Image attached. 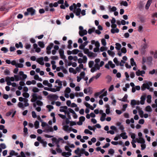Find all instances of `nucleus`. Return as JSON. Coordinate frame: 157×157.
Returning <instances> with one entry per match:
<instances>
[{
    "label": "nucleus",
    "mask_w": 157,
    "mask_h": 157,
    "mask_svg": "<svg viewBox=\"0 0 157 157\" xmlns=\"http://www.w3.org/2000/svg\"><path fill=\"white\" fill-rule=\"evenodd\" d=\"M105 89H103L101 91L95 93L94 94L95 98H97L98 96H99V98L102 99L103 97L105 96L107 94V91H105Z\"/></svg>",
    "instance_id": "1"
},
{
    "label": "nucleus",
    "mask_w": 157,
    "mask_h": 157,
    "mask_svg": "<svg viewBox=\"0 0 157 157\" xmlns=\"http://www.w3.org/2000/svg\"><path fill=\"white\" fill-rule=\"evenodd\" d=\"M36 10L32 7H30L27 9V11L24 13V15L27 16L30 14L31 16H33L35 14Z\"/></svg>",
    "instance_id": "2"
},
{
    "label": "nucleus",
    "mask_w": 157,
    "mask_h": 157,
    "mask_svg": "<svg viewBox=\"0 0 157 157\" xmlns=\"http://www.w3.org/2000/svg\"><path fill=\"white\" fill-rule=\"evenodd\" d=\"M152 85V83L151 82H147L146 81V82L143 84L142 86L141 87V88H152L150 87V86H151Z\"/></svg>",
    "instance_id": "3"
},
{
    "label": "nucleus",
    "mask_w": 157,
    "mask_h": 157,
    "mask_svg": "<svg viewBox=\"0 0 157 157\" xmlns=\"http://www.w3.org/2000/svg\"><path fill=\"white\" fill-rule=\"evenodd\" d=\"M73 13L75 14V15L77 16H79V17L80 18V16H79L81 12V9L80 8H76V6L75 7V9H74L73 11Z\"/></svg>",
    "instance_id": "4"
},
{
    "label": "nucleus",
    "mask_w": 157,
    "mask_h": 157,
    "mask_svg": "<svg viewBox=\"0 0 157 157\" xmlns=\"http://www.w3.org/2000/svg\"><path fill=\"white\" fill-rule=\"evenodd\" d=\"M63 139L62 138H59L58 140H57V139L56 138H52V140L54 142L56 143V146L58 148H59V142L60 140H63Z\"/></svg>",
    "instance_id": "5"
},
{
    "label": "nucleus",
    "mask_w": 157,
    "mask_h": 157,
    "mask_svg": "<svg viewBox=\"0 0 157 157\" xmlns=\"http://www.w3.org/2000/svg\"><path fill=\"white\" fill-rule=\"evenodd\" d=\"M59 52L60 58L63 59H65L66 56L64 55V51L62 49H60L59 50Z\"/></svg>",
    "instance_id": "6"
},
{
    "label": "nucleus",
    "mask_w": 157,
    "mask_h": 157,
    "mask_svg": "<svg viewBox=\"0 0 157 157\" xmlns=\"http://www.w3.org/2000/svg\"><path fill=\"white\" fill-rule=\"evenodd\" d=\"M145 72L143 70L140 71L139 70L137 71L136 72V75L137 76L141 75V76L143 77L144 75H143V74H145Z\"/></svg>",
    "instance_id": "7"
},
{
    "label": "nucleus",
    "mask_w": 157,
    "mask_h": 157,
    "mask_svg": "<svg viewBox=\"0 0 157 157\" xmlns=\"http://www.w3.org/2000/svg\"><path fill=\"white\" fill-rule=\"evenodd\" d=\"M53 131V130L52 128L51 127L48 126V127L45 128V130L43 131V132L48 133L50 132H52Z\"/></svg>",
    "instance_id": "8"
},
{
    "label": "nucleus",
    "mask_w": 157,
    "mask_h": 157,
    "mask_svg": "<svg viewBox=\"0 0 157 157\" xmlns=\"http://www.w3.org/2000/svg\"><path fill=\"white\" fill-rule=\"evenodd\" d=\"M91 44H95V46L96 48H99L100 47V43L98 41L95 42V40H93L91 41Z\"/></svg>",
    "instance_id": "9"
},
{
    "label": "nucleus",
    "mask_w": 157,
    "mask_h": 157,
    "mask_svg": "<svg viewBox=\"0 0 157 157\" xmlns=\"http://www.w3.org/2000/svg\"><path fill=\"white\" fill-rule=\"evenodd\" d=\"M87 33V30L86 29L79 31V34L81 36H83L84 35H86Z\"/></svg>",
    "instance_id": "10"
},
{
    "label": "nucleus",
    "mask_w": 157,
    "mask_h": 157,
    "mask_svg": "<svg viewBox=\"0 0 157 157\" xmlns=\"http://www.w3.org/2000/svg\"><path fill=\"white\" fill-rule=\"evenodd\" d=\"M36 61L41 65H43L44 64V63L43 62V57L38 58L36 60Z\"/></svg>",
    "instance_id": "11"
},
{
    "label": "nucleus",
    "mask_w": 157,
    "mask_h": 157,
    "mask_svg": "<svg viewBox=\"0 0 157 157\" xmlns=\"http://www.w3.org/2000/svg\"><path fill=\"white\" fill-rule=\"evenodd\" d=\"M55 83H57L59 86L57 87L56 88H61L62 87V82L60 81L59 79H57L56 80Z\"/></svg>",
    "instance_id": "12"
},
{
    "label": "nucleus",
    "mask_w": 157,
    "mask_h": 157,
    "mask_svg": "<svg viewBox=\"0 0 157 157\" xmlns=\"http://www.w3.org/2000/svg\"><path fill=\"white\" fill-rule=\"evenodd\" d=\"M137 142L141 144H144L145 141L144 139L142 137H140L139 139H136Z\"/></svg>",
    "instance_id": "13"
},
{
    "label": "nucleus",
    "mask_w": 157,
    "mask_h": 157,
    "mask_svg": "<svg viewBox=\"0 0 157 157\" xmlns=\"http://www.w3.org/2000/svg\"><path fill=\"white\" fill-rule=\"evenodd\" d=\"M126 133L125 132H122L118 136V137H121L123 139H127L128 138V136L126 135Z\"/></svg>",
    "instance_id": "14"
},
{
    "label": "nucleus",
    "mask_w": 157,
    "mask_h": 157,
    "mask_svg": "<svg viewBox=\"0 0 157 157\" xmlns=\"http://www.w3.org/2000/svg\"><path fill=\"white\" fill-rule=\"evenodd\" d=\"M152 57L151 56H149L147 58V62L148 65H151L152 61Z\"/></svg>",
    "instance_id": "15"
},
{
    "label": "nucleus",
    "mask_w": 157,
    "mask_h": 157,
    "mask_svg": "<svg viewBox=\"0 0 157 157\" xmlns=\"http://www.w3.org/2000/svg\"><path fill=\"white\" fill-rule=\"evenodd\" d=\"M152 0H148L145 6V9L146 10H148L149 9L151 4L152 2Z\"/></svg>",
    "instance_id": "16"
},
{
    "label": "nucleus",
    "mask_w": 157,
    "mask_h": 157,
    "mask_svg": "<svg viewBox=\"0 0 157 157\" xmlns=\"http://www.w3.org/2000/svg\"><path fill=\"white\" fill-rule=\"evenodd\" d=\"M15 46L17 48H19L20 47L21 48H23V45L21 42H19V43H16Z\"/></svg>",
    "instance_id": "17"
},
{
    "label": "nucleus",
    "mask_w": 157,
    "mask_h": 157,
    "mask_svg": "<svg viewBox=\"0 0 157 157\" xmlns=\"http://www.w3.org/2000/svg\"><path fill=\"white\" fill-rule=\"evenodd\" d=\"M84 92L85 94H87V93H89V94H91L92 93V91L90 89H84Z\"/></svg>",
    "instance_id": "18"
},
{
    "label": "nucleus",
    "mask_w": 157,
    "mask_h": 157,
    "mask_svg": "<svg viewBox=\"0 0 157 157\" xmlns=\"http://www.w3.org/2000/svg\"><path fill=\"white\" fill-rule=\"evenodd\" d=\"M115 45L116 46L115 47L116 49L118 50H120L121 47V44H120L117 43H116Z\"/></svg>",
    "instance_id": "19"
},
{
    "label": "nucleus",
    "mask_w": 157,
    "mask_h": 157,
    "mask_svg": "<svg viewBox=\"0 0 157 157\" xmlns=\"http://www.w3.org/2000/svg\"><path fill=\"white\" fill-rule=\"evenodd\" d=\"M106 116V114L105 113H103L101 116L100 118V120L101 121H105V118Z\"/></svg>",
    "instance_id": "20"
},
{
    "label": "nucleus",
    "mask_w": 157,
    "mask_h": 157,
    "mask_svg": "<svg viewBox=\"0 0 157 157\" xmlns=\"http://www.w3.org/2000/svg\"><path fill=\"white\" fill-rule=\"evenodd\" d=\"M147 44L145 43L144 45H143L141 49V51L143 52H144L145 50L147 48Z\"/></svg>",
    "instance_id": "21"
},
{
    "label": "nucleus",
    "mask_w": 157,
    "mask_h": 157,
    "mask_svg": "<svg viewBox=\"0 0 157 157\" xmlns=\"http://www.w3.org/2000/svg\"><path fill=\"white\" fill-rule=\"evenodd\" d=\"M14 78L16 81H17L19 80H22V79L20 77L19 75H14Z\"/></svg>",
    "instance_id": "22"
},
{
    "label": "nucleus",
    "mask_w": 157,
    "mask_h": 157,
    "mask_svg": "<svg viewBox=\"0 0 157 157\" xmlns=\"http://www.w3.org/2000/svg\"><path fill=\"white\" fill-rule=\"evenodd\" d=\"M109 8L110 10V11L115 12L117 10V8L115 6H113L111 8L110 6H109Z\"/></svg>",
    "instance_id": "23"
},
{
    "label": "nucleus",
    "mask_w": 157,
    "mask_h": 157,
    "mask_svg": "<svg viewBox=\"0 0 157 157\" xmlns=\"http://www.w3.org/2000/svg\"><path fill=\"white\" fill-rule=\"evenodd\" d=\"M54 45V44L53 43H51L46 48L47 50L50 51L51 48H52Z\"/></svg>",
    "instance_id": "24"
},
{
    "label": "nucleus",
    "mask_w": 157,
    "mask_h": 157,
    "mask_svg": "<svg viewBox=\"0 0 157 157\" xmlns=\"http://www.w3.org/2000/svg\"><path fill=\"white\" fill-rule=\"evenodd\" d=\"M58 6V3L57 2H55L53 4L52 3H51L49 4V6L50 8L52 7L53 6L55 7H56Z\"/></svg>",
    "instance_id": "25"
},
{
    "label": "nucleus",
    "mask_w": 157,
    "mask_h": 157,
    "mask_svg": "<svg viewBox=\"0 0 157 157\" xmlns=\"http://www.w3.org/2000/svg\"><path fill=\"white\" fill-rule=\"evenodd\" d=\"M76 6L77 8L76 5L75 3H73V5L69 7V9L71 11H73L74 9H75V7Z\"/></svg>",
    "instance_id": "26"
},
{
    "label": "nucleus",
    "mask_w": 157,
    "mask_h": 157,
    "mask_svg": "<svg viewBox=\"0 0 157 157\" xmlns=\"http://www.w3.org/2000/svg\"><path fill=\"white\" fill-rule=\"evenodd\" d=\"M141 100L140 101V103L142 105H143L144 103V101L145 99V97L142 96L140 98Z\"/></svg>",
    "instance_id": "27"
},
{
    "label": "nucleus",
    "mask_w": 157,
    "mask_h": 157,
    "mask_svg": "<svg viewBox=\"0 0 157 157\" xmlns=\"http://www.w3.org/2000/svg\"><path fill=\"white\" fill-rule=\"evenodd\" d=\"M119 30L117 28L116 29H112L111 30V32L112 33H118L119 32Z\"/></svg>",
    "instance_id": "28"
},
{
    "label": "nucleus",
    "mask_w": 157,
    "mask_h": 157,
    "mask_svg": "<svg viewBox=\"0 0 157 157\" xmlns=\"http://www.w3.org/2000/svg\"><path fill=\"white\" fill-rule=\"evenodd\" d=\"M44 90L50 91L52 92H56L57 91H59L60 89H44Z\"/></svg>",
    "instance_id": "29"
},
{
    "label": "nucleus",
    "mask_w": 157,
    "mask_h": 157,
    "mask_svg": "<svg viewBox=\"0 0 157 157\" xmlns=\"http://www.w3.org/2000/svg\"><path fill=\"white\" fill-rule=\"evenodd\" d=\"M39 46L41 48H44V44L43 41H39L38 43Z\"/></svg>",
    "instance_id": "30"
},
{
    "label": "nucleus",
    "mask_w": 157,
    "mask_h": 157,
    "mask_svg": "<svg viewBox=\"0 0 157 157\" xmlns=\"http://www.w3.org/2000/svg\"><path fill=\"white\" fill-rule=\"evenodd\" d=\"M121 5H123L125 6H128V3L126 1H122L120 3Z\"/></svg>",
    "instance_id": "31"
},
{
    "label": "nucleus",
    "mask_w": 157,
    "mask_h": 157,
    "mask_svg": "<svg viewBox=\"0 0 157 157\" xmlns=\"http://www.w3.org/2000/svg\"><path fill=\"white\" fill-rule=\"evenodd\" d=\"M107 53L109 55L111 56L112 57H113L114 56L115 53L113 52L108 50L107 51Z\"/></svg>",
    "instance_id": "32"
},
{
    "label": "nucleus",
    "mask_w": 157,
    "mask_h": 157,
    "mask_svg": "<svg viewBox=\"0 0 157 157\" xmlns=\"http://www.w3.org/2000/svg\"><path fill=\"white\" fill-rule=\"evenodd\" d=\"M39 122L37 121H36L34 123V126L35 128L37 129L39 128Z\"/></svg>",
    "instance_id": "33"
},
{
    "label": "nucleus",
    "mask_w": 157,
    "mask_h": 157,
    "mask_svg": "<svg viewBox=\"0 0 157 157\" xmlns=\"http://www.w3.org/2000/svg\"><path fill=\"white\" fill-rule=\"evenodd\" d=\"M95 30V28L93 27L91 29H89L88 30V33L89 34H91L92 33L94 32Z\"/></svg>",
    "instance_id": "34"
},
{
    "label": "nucleus",
    "mask_w": 157,
    "mask_h": 157,
    "mask_svg": "<svg viewBox=\"0 0 157 157\" xmlns=\"http://www.w3.org/2000/svg\"><path fill=\"white\" fill-rule=\"evenodd\" d=\"M46 108L48 109V111H50L52 109H54V107L53 106L50 105H48L46 106Z\"/></svg>",
    "instance_id": "35"
},
{
    "label": "nucleus",
    "mask_w": 157,
    "mask_h": 157,
    "mask_svg": "<svg viewBox=\"0 0 157 157\" xmlns=\"http://www.w3.org/2000/svg\"><path fill=\"white\" fill-rule=\"evenodd\" d=\"M130 63L132 66H133L134 65L136 66V63L135 62L134 59L133 58L130 59Z\"/></svg>",
    "instance_id": "36"
},
{
    "label": "nucleus",
    "mask_w": 157,
    "mask_h": 157,
    "mask_svg": "<svg viewBox=\"0 0 157 157\" xmlns=\"http://www.w3.org/2000/svg\"><path fill=\"white\" fill-rule=\"evenodd\" d=\"M23 132L24 133V136H25V135L28 134V128L26 127H24L23 129Z\"/></svg>",
    "instance_id": "37"
},
{
    "label": "nucleus",
    "mask_w": 157,
    "mask_h": 157,
    "mask_svg": "<svg viewBox=\"0 0 157 157\" xmlns=\"http://www.w3.org/2000/svg\"><path fill=\"white\" fill-rule=\"evenodd\" d=\"M81 51L77 49H75L72 51V54H76Z\"/></svg>",
    "instance_id": "38"
},
{
    "label": "nucleus",
    "mask_w": 157,
    "mask_h": 157,
    "mask_svg": "<svg viewBox=\"0 0 157 157\" xmlns=\"http://www.w3.org/2000/svg\"><path fill=\"white\" fill-rule=\"evenodd\" d=\"M128 98V95L127 94H125L123 98L120 99L122 101H126Z\"/></svg>",
    "instance_id": "39"
},
{
    "label": "nucleus",
    "mask_w": 157,
    "mask_h": 157,
    "mask_svg": "<svg viewBox=\"0 0 157 157\" xmlns=\"http://www.w3.org/2000/svg\"><path fill=\"white\" fill-rule=\"evenodd\" d=\"M36 103L37 105L39 106H42L43 105V102L40 100L36 101Z\"/></svg>",
    "instance_id": "40"
},
{
    "label": "nucleus",
    "mask_w": 157,
    "mask_h": 157,
    "mask_svg": "<svg viewBox=\"0 0 157 157\" xmlns=\"http://www.w3.org/2000/svg\"><path fill=\"white\" fill-rule=\"evenodd\" d=\"M147 102L148 103H150L151 101V96L150 95H148L147 96Z\"/></svg>",
    "instance_id": "41"
},
{
    "label": "nucleus",
    "mask_w": 157,
    "mask_h": 157,
    "mask_svg": "<svg viewBox=\"0 0 157 157\" xmlns=\"http://www.w3.org/2000/svg\"><path fill=\"white\" fill-rule=\"evenodd\" d=\"M1 50L3 51L4 53H6L8 51V48L6 47L2 48L1 49Z\"/></svg>",
    "instance_id": "42"
},
{
    "label": "nucleus",
    "mask_w": 157,
    "mask_h": 157,
    "mask_svg": "<svg viewBox=\"0 0 157 157\" xmlns=\"http://www.w3.org/2000/svg\"><path fill=\"white\" fill-rule=\"evenodd\" d=\"M94 62L93 61H90L88 63L89 67L90 68H92L94 64Z\"/></svg>",
    "instance_id": "43"
},
{
    "label": "nucleus",
    "mask_w": 157,
    "mask_h": 157,
    "mask_svg": "<svg viewBox=\"0 0 157 157\" xmlns=\"http://www.w3.org/2000/svg\"><path fill=\"white\" fill-rule=\"evenodd\" d=\"M114 152V150L112 148L110 149L108 151V154L111 155H113Z\"/></svg>",
    "instance_id": "44"
},
{
    "label": "nucleus",
    "mask_w": 157,
    "mask_h": 157,
    "mask_svg": "<svg viewBox=\"0 0 157 157\" xmlns=\"http://www.w3.org/2000/svg\"><path fill=\"white\" fill-rule=\"evenodd\" d=\"M109 64L110 67L113 68L115 67V65L113 63L112 61H109Z\"/></svg>",
    "instance_id": "45"
},
{
    "label": "nucleus",
    "mask_w": 157,
    "mask_h": 157,
    "mask_svg": "<svg viewBox=\"0 0 157 157\" xmlns=\"http://www.w3.org/2000/svg\"><path fill=\"white\" fill-rule=\"evenodd\" d=\"M83 52L85 54H87V55L90 53V52L89 51V49L87 48L84 49Z\"/></svg>",
    "instance_id": "46"
},
{
    "label": "nucleus",
    "mask_w": 157,
    "mask_h": 157,
    "mask_svg": "<svg viewBox=\"0 0 157 157\" xmlns=\"http://www.w3.org/2000/svg\"><path fill=\"white\" fill-rule=\"evenodd\" d=\"M139 19L141 22H144L145 20V18L144 16H141L139 18Z\"/></svg>",
    "instance_id": "47"
},
{
    "label": "nucleus",
    "mask_w": 157,
    "mask_h": 157,
    "mask_svg": "<svg viewBox=\"0 0 157 157\" xmlns=\"http://www.w3.org/2000/svg\"><path fill=\"white\" fill-rule=\"evenodd\" d=\"M113 62L116 64L117 66H118L119 65V63L117 58L115 57L114 59Z\"/></svg>",
    "instance_id": "48"
},
{
    "label": "nucleus",
    "mask_w": 157,
    "mask_h": 157,
    "mask_svg": "<svg viewBox=\"0 0 157 157\" xmlns=\"http://www.w3.org/2000/svg\"><path fill=\"white\" fill-rule=\"evenodd\" d=\"M22 95L25 98H28L29 96V94L26 92L23 93L22 94Z\"/></svg>",
    "instance_id": "49"
},
{
    "label": "nucleus",
    "mask_w": 157,
    "mask_h": 157,
    "mask_svg": "<svg viewBox=\"0 0 157 157\" xmlns=\"http://www.w3.org/2000/svg\"><path fill=\"white\" fill-rule=\"evenodd\" d=\"M102 44L104 46H105L106 44V43L105 40L104 39H102L101 40Z\"/></svg>",
    "instance_id": "50"
},
{
    "label": "nucleus",
    "mask_w": 157,
    "mask_h": 157,
    "mask_svg": "<svg viewBox=\"0 0 157 157\" xmlns=\"http://www.w3.org/2000/svg\"><path fill=\"white\" fill-rule=\"evenodd\" d=\"M96 70H99L100 69V66L98 63H95L94 67Z\"/></svg>",
    "instance_id": "51"
},
{
    "label": "nucleus",
    "mask_w": 157,
    "mask_h": 157,
    "mask_svg": "<svg viewBox=\"0 0 157 157\" xmlns=\"http://www.w3.org/2000/svg\"><path fill=\"white\" fill-rule=\"evenodd\" d=\"M146 110L147 112H151V109L150 106L148 105L146 107Z\"/></svg>",
    "instance_id": "52"
},
{
    "label": "nucleus",
    "mask_w": 157,
    "mask_h": 157,
    "mask_svg": "<svg viewBox=\"0 0 157 157\" xmlns=\"http://www.w3.org/2000/svg\"><path fill=\"white\" fill-rule=\"evenodd\" d=\"M31 46V45L30 44L28 43L26 44L25 46V48L27 49H29L30 48Z\"/></svg>",
    "instance_id": "53"
},
{
    "label": "nucleus",
    "mask_w": 157,
    "mask_h": 157,
    "mask_svg": "<svg viewBox=\"0 0 157 157\" xmlns=\"http://www.w3.org/2000/svg\"><path fill=\"white\" fill-rule=\"evenodd\" d=\"M18 107L21 108H24L23 103L21 102H19L18 104Z\"/></svg>",
    "instance_id": "54"
},
{
    "label": "nucleus",
    "mask_w": 157,
    "mask_h": 157,
    "mask_svg": "<svg viewBox=\"0 0 157 157\" xmlns=\"http://www.w3.org/2000/svg\"><path fill=\"white\" fill-rule=\"evenodd\" d=\"M6 81L7 82V84L8 86L11 85L12 83L10 82V81L9 80L6 78Z\"/></svg>",
    "instance_id": "55"
},
{
    "label": "nucleus",
    "mask_w": 157,
    "mask_h": 157,
    "mask_svg": "<svg viewBox=\"0 0 157 157\" xmlns=\"http://www.w3.org/2000/svg\"><path fill=\"white\" fill-rule=\"evenodd\" d=\"M32 117L33 118H36L37 117L36 114L35 113V112L34 111H33L32 112Z\"/></svg>",
    "instance_id": "56"
},
{
    "label": "nucleus",
    "mask_w": 157,
    "mask_h": 157,
    "mask_svg": "<svg viewBox=\"0 0 157 157\" xmlns=\"http://www.w3.org/2000/svg\"><path fill=\"white\" fill-rule=\"evenodd\" d=\"M121 52L122 53H125L127 52V50L125 47H123L121 49Z\"/></svg>",
    "instance_id": "57"
},
{
    "label": "nucleus",
    "mask_w": 157,
    "mask_h": 157,
    "mask_svg": "<svg viewBox=\"0 0 157 157\" xmlns=\"http://www.w3.org/2000/svg\"><path fill=\"white\" fill-rule=\"evenodd\" d=\"M51 98L52 99L56 100L58 98V97L56 95H53L51 96Z\"/></svg>",
    "instance_id": "58"
},
{
    "label": "nucleus",
    "mask_w": 157,
    "mask_h": 157,
    "mask_svg": "<svg viewBox=\"0 0 157 157\" xmlns=\"http://www.w3.org/2000/svg\"><path fill=\"white\" fill-rule=\"evenodd\" d=\"M0 146L1 148L5 149L6 148V145L4 143H2L0 144Z\"/></svg>",
    "instance_id": "59"
},
{
    "label": "nucleus",
    "mask_w": 157,
    "mask_h": 157,
    "mask_svg": "<svg viewBox=\"0 0 157 157\" xmlns=\"http://www.w3.org/2000/svg\"><path fill=\"white\" fill-rule=\"evenodd\" d=\"M17 67L22 68L23 67V65L22 63H17L16 64Z\"/></svg>",
    "instance_id": "60"
},
{
    "label": "nucleus",
    "mask_w": 157,
    "mask_h": 157,
    "mask_svg": "<svg viewBox=\"0 0 157 157\" xmlns=\"http://www.w3.org/2000/svg\"><path fill=\"white\" fill-rule=\"evenodd\" d=\"M51 58L52 60H57L58 59V57L57 56H52Z\"/></svg>",
    "instance_id": "61"
},
{
    "label": "nucleus",
    "mask_w": 157,
    "mask_h": 157,
    "mask_svg": "<svg viewBox=\"0 0 157 157\" xmlns=\"http://www.w3.org/2000/svg\"><path fill=\"white\" fill-rule=\"evenodd\" d=\"M65 149L67 151L71 152V150L69 148V147L67 146H66L65 147Z\"/></svg>",
    "instance_id": "62"
},
{
    "label": "nucleus",
    "mask_w": 157,
    "mask_h": 157,
    "mask_svg": "<svg viewBox=\"0 0 157 157\" xmlns=\"http://www.w3.org/2000/svg\"><path fill=\"white\" fill-rule=\"evenodd\" d=\"M83 63H86L87 60V58L86 56H83Z\"/></svg>",
    "instance_id": "63"
},
{
    "label": "nucleus",
    "mask_w": 157,
    "mask_h": 157,
    "mask_svg": "<svg viewBox=\"0 0 157 157\" xmlns=\"http://www.w3.org/2000/svg\"><path fill=\"white\" fill-rule=\"evenodd\" d=\"M131 104L132 105H136V101L135 100H132L131 101Z\"/></svg>",
    "instance_id": "64"
}]
</instances>
